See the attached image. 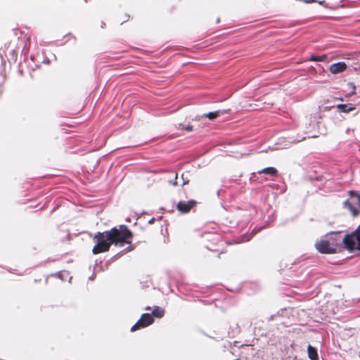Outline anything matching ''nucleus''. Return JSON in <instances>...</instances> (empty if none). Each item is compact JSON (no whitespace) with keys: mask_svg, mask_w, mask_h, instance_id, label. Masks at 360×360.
<instances>
[{"mask_svg":"<svg viewBox=\"0 0 360 360\" xmlns=\"http://www.w3.org/2000/svg\"><path fill=\"white\" fill-rule=\"evenodd\" d=\"M347 68V65L344 62H338L334 64H332L329 70L333 74H338L345 71Z\"/></svg>","mask_w":360,"mask_h":360,"instance_id":"nucleus-6","label":"nucleus"},{"mask_svg":"<svg viewBox=\"0 0 360 360\" xmlns=\"http://www.w3.org/2000/svg\"><path fill=\"white\" fill-rule=\"evenodd\" d=\"M308 355L311 360H316L318 359V354L316 349L311 345L308 347Z\"/></svg>","mask_w":360,"mask_h":360,"instance_id":"nucleus-9","label":"nucleus"},{"mask_svg":"<svg viewBox=\"0 0 360 360\" xmlns=\"http://www.w3.org/2000/svg\"><path fill=\"white\" fill-rule=\"evenodd\" d=\"M219 115H220V112L216 111V112H211L207 114H205V117L209 118L210 120H214V119L217 118Z\"/></svg>","mask_w":360,"mask_h":360,"instance_id":"nucleus-12","label":"nucleus"},{"mask_svg":"<svg viewBox=\"0 0 360 360\" xmlns=\"http://www.w3.org/2000/svg\"><path fill=\"white\" fill-rule=\"evenodd\" d=\"M179 128L184 129V127H181V124L179 126Z\"/></svg>","mask_w":360,"mask_h":360,"instance_id":"nucleus-16","label":"nucleus"},{"mask_svg":"<svg viewBox=\"0 0 360 360\" xmlns=\"http://www.w3.org/2000/svg\"><path fill=\"white\" fill-rule=\"evenodd\" d=\"M344 205L354 216L357 215L359 211L356 207L360 208V195L354 191H350V197L347 200L345 201Z\"/></svg>","mask_w":360,"mask_h":360,"instance_id":"nucleus-4","label":"nucleus"},{"mask_svg":"<svg viewBox=\"0 0 360 360\" xmlns=\"http://www.w3.org/2000/svg\"><path fill=\"white\" fill-rule=\"evenodd\" d=\"M186 130L188 131H192L193 129V126L192 125H188L186 128H185Z\"/></svg>","mask_w":360,"mask_h":360,"instance_id":"nucleus-14","label":"nucleus"},{"mask_svg":"<svg viewBox=\"0 0 360 360\" xmlns=\"http://www.w3.org/2000/svg\"><path fill=\"white\" fill-rule=\"evenodd\" d=\"M337 108L343 112H349L355 109L352 105L348 106L346 104H339Z\"/></svg>","mask_w":360,"mask_h":360,"instance_id":"nucleus-8","label":"nucleus"},{"mask_svg":"<svg viewBox=\"0 0 360 360\" xmlns=\"http://www.w3.org/2000/svg\"><path fill=\"white\" fill-rule=\"evenodd\" d=\"M259 173H264L271 176H274L276 174L277 170L274 167H266L259 171Z\"/></svg>","mask_w":360,"mask_h":360,"instance_id":"nucleus-10","label":"nucleus"},{"mask_svg":"<svg viewBox=\"0 0 360 360\" xmlns=\"http://www.w3.org/2000/svg\"><path fill=\"white\" fill-rule=\"evenodd\" d=\"M314 1V0H304V1L306 2V3H310V2H312Z\"/></svg>","mask_w":360,"mask_h":360,"instance_id":"nucleus-15","label":"nucleus"},{"mask_svg":"<svg viewBox=\"0 0 360 360\" xmlns=\"http://www.w3.org/2000/svg\"><path fill=\"white\" fill-rule=\"evenodd\" d=\"M131 233L125 226H121L120 229H112L109 231L98 233L94 237L96 245L92 249L94 255L108 251L110 245L115 244L117 246H123L124 243L130 244L129 240L131 238Z\"/></svg>","mask_w":360,"mask_h":360,"instance_id":"nucleus-1","label":"nucleus"},{"mask_svg":"<svg viewBox=\"0 0 360 360\" xmlns=\"http://www.w3.org/2000/svg\"><path fill=\"white\" fill-rule=\"evenodd\" d=\"M338 245V240L331 236H326V238L318 241L315 246L316 250L321 253L333 254L335 252V248Z\"/></svg>","mask_w":360,"mask_h":360,"instance_id":"nucleus-2","label":"nucleus"},{"mask_svg":"<svg viewBox=\"0 0 360 360\" xmlns=\"http://www.w3.org/2000/svg\"><path fill=\"white\" fill-rule=\"evenodd\" d=\"M153 322V318L150 314H143L141 319L131 328V331L134 332L141 328H145Z\"/></svg>","mask_w":360,"mask_h":360,"instance_id":"nucleus-5","label":"nucleus"},{"mask_svg":"<svg viewBox=\"0 0 360 360\" xmlns=\"http://www.w3.org/2000/svg\"><path fill=\"white\" fill-rule=\"evenodd\" d=\"M153 315L156 317L161 318L164 315V311L159 307H155L153 311Z\"/></svg>","mask_w":360,"mask_h":360,"instance_id":"nucleus-11","label":"nucleus"},{"mask_svg":"<svg viewBox=\"0 0 360 360\" xmlns=\"http://www.w3.org/2000/svg\"><path fill=\"white\" fill-rule=\"evenodd\" d=\"M343 242L349 250H353L354 249L360 250V226L354 233L350 235H347L344 238Z\"/></svg>","mask_w":360,"mask_h":360,"instance_id":"nucleus-3","label":"nucleus"},{"mask_svg":"<svg viewBox=\"0 0 360 360\" xmlns=\"http://www.w3.org/2000/svg\"><path fill=\"white\" fill-rule=\"evenodd\" d=\"M325 58V56H312L310 58V60L312 61H321Z\"/></svg>","mask_w":360,"mask_h":360,"instance_id":"nucleus-13","label":"nucleus"},{"mask_svg":"<svg viewBox=\"0 0 360 360\" xmlns=\"http://www.w3.org/2000/svg\"><path fill=\"white\" fill-rule=\"evenodd\" d=\"M193 205L194 202L191 201L188 202H180L177 205V208L179 211L182 212H188L193 207Z\"/></svg>","mask_w":360,"mask_h":360,"instance_id":"nucleus-7","label":"nucleus"}]
</instances>
